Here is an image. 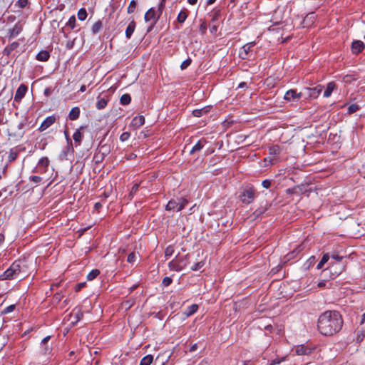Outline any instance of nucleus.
Returning a JSON list of instances; mask_svg holds the SVG:
<instances>
[{
    "label": "nucleus",
    "instance_id": "1",
    "mask_svg": "<svg viewBox=\"0 0 365 365\" xmlns=\"http://www.w3.org/2000/svg\"><path fill=\"white\" fill-rule=\"evenodd\" d=\"M342 326L343 319L337 311H326L318 319V330L324 336L336 334L341 329Z\"/></svg>",
    "mask_w": 365,
    "mask_h": 365
},
{
    "label": "nucleus",
    "instance_id": "2",
    "mask_svg": "<svg viewBox=\"0 0 365 365\" xmlns=\"http://www.w3.org/2000/svg\"><path fill=\"white\" fill-rule=\"evenodd\" d=\"M95 130L96 135H103V137H113L115 135L116 128H113L112 123H108L107 119L98 120L95 123Z\"/></svg>",
    "mask_w": 365,
    "mask_h": 365
},
{
    "label": "nucleus",
    "instance_id": "3",
    "mask_svg": "<svg viewBox=\"0 0 365 365\" xmlns=\"http://www.w3.org/2000/svg\"><path fill=\"white\" fill-rule=\"evenodd\" d=\"M66 147L62 150L60 158L61 160H71L73 158L74 147L77 148L81 145L82 138H66Z\"/></svg>",
    "mask_w": 365,
    "mask_h": 365
},
{
    "label": "nucleus",
    "instance_id": "4",
    "mask_svg": "<svg viewBox=\"0 0 365 365\" xmlns=\"http://www.w3.org/2000/svg\"><path fill=\"white\" fill-rule=\"evenodd\" d=\"M21 272L20 261H15L11 266L0 275V280H11L18 277Z\"/></svg>",
    "mask_w": 365,
    "mask_h": 365
},
{
    "label": "nucleus",
    "instance_id": "5",
    "mask_svg": "<svg viewBox=\"0 0 365 365\" xmlns=\"http://www.w3.org/2000/svg\"><path fill=\"white\" fill-rule=\"evenodd\" d=\"M188 204V200L185 197H180L170 200L165 206L167 211L175 210L180 212L183 210Z\"/></svg>",
    "mask_w": 365,
    "mask_h": 365
},
{
    "label": "nucleus",
    "instance_id": "6",
    "mask_svg": "<svg viewBox=\"0 0 365 365\" xmlns=\"http://www.w3.org/2000/svg\"><path fill=\"white\" fill-rule=\"evenodd\" d=\"M255 197V192L252 187L245 189L240 195V200L245 204L251 203Z\"/></svg>",
    "mask_w": 365,
    "mask_h": 365
},
{
    "label": "nucleus",
    "instance_id": "7",
    "mask_svg": "<svg viewBox=\"0 0 365 365\" xmlns=\"http://www.w3.org/2000/svg\"><path fill=\"white\" fill-rule=\"evenodd\" d=\"M323 86L322 85H317L314 88H308L306 87L303 89L304 96H306L307 98H317L319 94L322 93L323 90Z\"/></svg>",
    "mask_w": 365,
    "mask_h": 365
},
{
    "label": "nucleus",
    "instance_id": "8",
    "mask_svg": "<svg viewBox=\"0 0 365 365\" xmlns=\"http://www.w3.org/2000/svg\"><path fill=\"white\" fill-rule=\"evenodd\" d=\"M23 31V25L20 22H17L15 25L8 30L7 37L9 40H11L14 38L19 35Z\"/></svg>",
    "mask_w": 365,
    "mask_h": 365
},
{
    "label": "nucleus",
    "instance_id": "9",
    "mask_svg": "<svg viewBox=\"0 0 365 365\" xmlns=\"http://www.w3.org/2000/svg\"><path fill=\"white\" fill-rule=\"evenodd\" d=\"M186 266V263L180 260L178 257L170 261L168 267L170 270L180 272Z\"/></svg>",
    "mask_w": 365,
    "mask_h": 365
},
{
    "label": "nucleus",
    "instance_id": "10",
    "mask_svg": "<svg viewBox=\"0 0 365 365\" xmlns=\"http://www.w3.org/2000/svg\"><path fill=\"white\" fill-rule=\"evenodd\" d=\"M304 96L303 92L297 93L294 89L287 91L284 96L287 101H293L301 98Z\"/></svg>",
    "mask_w": 365,
    "mask_h": 365
},
{
    "label": "nucleus",
    "instance_id": "11",
    "mask_svg": "<svg viewBox=\"0 0 365 365\" xmlns=\"http://www.w3.org/2000/svg\"><path fill=\"white\" fill-rule=\"evenodd\" d=\"M159 17H160V16H158L157 18H155V11L153 8H150L147 11V12L145 13V16H144L145 21H150L153 19L154 20L151 26L148 29V32L151 31L152 28L155 24V23Z\"/></svg>",
    "mask_w": 365,
    "mask_h": 365
},
{
    "label": "nucleus",
    "instance_id": "12",
    "mask_svg": "<svg viewBox=\"0 0 365 365\" xmlns=\"http://www.w3.org/2000/svg\"><path fill=\"white\" fill-rule=\"evenodd\" d=\"M255 42L252 41L243 46L242 48V51L240 52V56L242 59H245L248 57L250 52L252 51V48L255 46Z\"/></svg>",
    "mask_w": 365,
    "mask_h": 365
},
{
    "label": "nucleus",
    "instance_id": "13",
    "mask_svg": "<svg viewBox=\"0 0 365 365\" xmlns=\"http://www.w3.org/2000/svg\"><path fill=\"white\" fill-rule=\"evenodd\" d=\"M365 45L363 41L360 40H355L352 42L351 46V51L354 54H358L364 50Z\"/></svg>",
    "mask_w": 365,
    "mask_h": 365
},
{
    "label": "nucleus",
    "instance_id": "14",
    "mask_svg": "<svg viewBox=\"0 0 365 365\" xmlns=\"http://www.w3.org/2000/svg\"><path fill=\"white\" fill-rule=\"evenodd\" d=\"M27 86L24 84H21L16 91L14 101L19 102L25 96L27 91Z\"/></svg>",
    "mask_w": 365,
    "mask_h": 365
},
{
    "label": "nucleus",
    "instance_id": "15",
    "mask_svg": "<svg viewBox=\"0 0 365 365\" xmlns=\"http://www.w3.org/2000/svg\"><path fill=\"white\" fill-rule=\"evenodd\" d=\"M56 118L54 115H51L47 117L41 124L39 127V130L41 131H43L46 130L48 127H50L51 125H53Z\"/></svg>",
    "mask_w": 365,
    "mask_h": 365
},
{
    "label": "nucleus",
    "instance_id": "16",
    "mask_svg": "<svg viewBox=\"0 0 365 365\" xmlns=\"http://www.w3.org/2000/svg\"><path fill=\"white\" fill-rule=\"evenodd\" d=\"M19 46V43L17 41L12 42L4 48L2 51L3 55L9 56L11 53Z\"/></svg>",
    "mask_w": 365,
    "mask_h": 365
},
{
    "label": "nucleus",
    "instance_id": "17",
    "mask_svg": "<svg viewBox=\"0 0 365 365\" xmlns=\"http://www.w3.org/2000/svg\"><path fill=\"white\" fill-rule=\"evenodd\" d=\"M211 108V106H207L200 109H195L192 111V115L195 117H201L207 114L210 111Z\"/></svg>",
    "mask_w": 365,
    "mask_h": 365
},
{
    "label": "nucleus",
    "instance_id": "18",
    "mask_svg": "<svg viewBox=\"0 0 365 365\" xmlns=\"http://www.w3.org/2000/svg\"><path fill=\"white\" fill-rule=\"evenodd\" d=\"M295 351L297 355H309L312 353V349L302 344L297 346Z\"/></svg>",
    "mask_w": 365,
    "mask_h": 365
},
{
    "label": "nucleus",
    "instance_id": "19",
    "mask_svg": "<svg viewBox=\"0 0 365 365\" xmlns=\"http://www.w3.org/2000/svg\"><path fill=\"white\" fill-rule=\"evenodd\" d=\"M136 26L135 21L132 20L125 29V36L128 39H130L135 31Z\"/></svg>",
    "mask_w": 365,
    "mask_h": 365
},
{
    "label": "nucleus",
    "instance_id": "20",
    "mask_svg": "<svg viewBox=\"0 0 365 365\" xmlns=\"http://www.w3.org/2000/svg\"><path fill=\"white\" fill-rule=\"evenodd\" d=\"M50 58V53L46 50H42L36 55V59L39 61H47Z\"/></svg>",
    "mask_w": 365,
    "mask_h": 365
},
{
    "label": "nucleus",
    "instance_id": "21",
    "mask_svg": "<svg viewBox=\"0 0 365 365\" xmlns=\"http://www.w3.org/2000/svg\"><path fill=\"white\" fill-rule=\"evenodd\" d=\"M282 149H284V147H281L279 145H272L269 148V154L270 155H273L274 157H277L278 155H279Z\"/></svg>",
    "mask_w": 365,
    "mask_h": 365
},
{
    "label": "nucleus",
    "instance_id": "22",
    "mask_svg": "<svg viewBox=\"0 0 365 365\" xmlns=\"http://www.w3.org/2000/svg\"><path fill=\"white\" fill-rule=\"evenodd\" d=\"M336 88V83L334 82H329L327 85L326 90L324 92V97L328 98L331 95L332 91Z\"/></svg>",
    "mask_w": 365,
    "mask_h": 365
},
{
    "label": "nucleus",
    "instance_id": "23",
    "mask_svg": "<svg viewBox=\"0 0 365 365\" xmlns=\"http://www.w3.org/2000/svg\"><path fill=\"white\" fill-rule=\"evenodd\" d=\"M227 143V149L230 151H234L237 149H239V147L237 146L240 143H238L237 145H235L236 140L235 138H226Z\"/></svg>",
    "mask_w": 365,
    "mask_h": 365
},
{
    "label": "nucleus",
    "instance_id": "24",
    "mask_svg": "<svg viewBox=\"0 0 365 365\" xmlns=\"http://www.w3.org/2000/svg\"><path fill=\"white\" fill-rule=\"evenodd\" d=\"M80 115V109L78 107L73 108L68 114V118L70 120H75L79 118Z\"/></svg>",
    "mask_w": 365,
    "mask_h": 365
},
{
    "label": "nucleus",
    "instance_id": "25",
    "mask_svg": "<svg viewBox=\"0 0 365 365\" xmlns=\"http://www.w3.org/2000/svg\"><path fill=\"white\" fill-rule=\"evenodd\" d=\"M108 100L101 98L100 96L97 98L96 108L98 110L103 109L106 107Z\"/></svg>",
    "mask_w": 365,
    "mask_h": 365
},
{
    "label": "nucleus",
    "instance_id": "26",
    "mask_svg": "<svg viewBox=\"0 0 365 365\" xmlns=\"http://www.w3.org/2000/svg\"><path fill=\"white\" fill-rule=\"evenodd\" d=\"M360 108L361 107L357 103L351 104L347 108V114L350 115L359 110Z\"/></svg>",
    "mask_w": 365,
    "mask_h": 365
},
{
    "label": "nucleus",
    "instance_id": "27",
    "mask_svg": "<svg viewBox=\"0 0 365 365\" xmlns=\"http://www.w3.org/2000/svg\"><path fill=\"white\" fill-rule=\"evenodd\" d=\"M153 361V356L150 354L144 356L140 363V365H150Z\"/></svg>",
    "mask_w": 365,
    "mask_h": 365
},
{
    "label": "nucleus",
    "instance_id": "28",
    "mask_svg": "<svg viewBox=\"0 0 365 365\" xmlns=\"http://www.w3.org/2000/svg\"><path fill=\"white\" fill-rule=\"evenodd\" d=\"M131 101V97L130 96V94L128 93H125V94H123L120 98V104L122 105H128Z\"/></svg>",
    "mask_w": 365,
    "mask_h": 365
},
{
    "label": "nucleus",
    "instance_id": "29",
    "mask_svg": "<svg viewBox=\"0 0 365 365\" xmlns=\"http://www.w3.org/2000/svg\"><path fill=\"white\" fill-rule=\"evenodd\" d=\"M103 28V24L101 21L98 20L92 26V32L96 34H98Z\"/></svg>",
    "mask_w": 365,
    "mask_h": 365
},
{
    "label": "nucleus",
    "instance_id": "30",
    "mask_svg": "<svg viewBox=\"0 0 365 365\" xmlns=\"http://www.w3.org/2000/svg\"><path fill=\"white\" fill-rule=\"evenodd\" d=\"M100 274V270L98 269H94L91 270L87 275V279L88 280H93L95 278H96Z\"/></svg>",
    "mask_w": 365,
    "mask_h": 365
},
{
    "label": "nucleus",
    "instance_id": "31",
    "mask_svg": "<svg viewBox=\"0 0 365 365\" xmlns=\"http://www.w3.org/2000/svg\"><path fill=\"white\" fill-rule=\"evenodd\" d=\"M198 309V306L195 304H192L191 306L188 307L187 309L185 314L187 316H190L195 314Z\"/></svg>",
    "mask_w": 365,
    "mask_h": 365
},
{
    "label": "nucleus",
    "instance_id": "32",
    "mask_svg": "<svg viewBox=\"0 0 365 365\" xmlns=\"http://www.w3.org/2000/svg\"><path fill=\"white\" fill-rule=\"evenodd\" d=\"M187 17V14L185 10H182L178 15L177 20L179 23H183Z\"/></svg>",
    "mask_w": 365,
    "mask_h": 365
},
{
    "label": "nucleus",
    "instance_id": "33",
    "mask_svg": "<svg viewBox=\"0 0 365 365\" xmlns=\"http://www.w3.org/2000/svg\"><path fill=\"white\" fill-rule=\"evenodd\" d=\"M77 15H78V18L80 21H84L88 16L87 11H86V9H84V8L80 9L78 11Z\"/></svg>",
    "mask_w": 365,
    "mask_h": 365
},
{
    "label": "nucleus",
    "instance_id": "34",
    "mask_svg": "<svg viewBox=\"0 0 365 365\" xmlns=\"http://www.w3.org/2000/svg\"><path fill=\"white\" fill-rule=\"evenodd\" d=\"M136 6H137V2L135 0H132L129 5H128V7L127 9V12L128 14H133L135 10V8H136Z\"/></svg>",
    "mask_w": 365,
    "mask_h": 365
},
{
    "label": "nucleus",
    "instance_id": "35",
    "mask_svg": "<svg viewBox=\"0 0 365 365\" xmlns=\"http://www.w3.org/2000/svg\"><path fill=\"white\" fill-rule=\"evenodd\" d=\"M138 188H139V184H138V183H135V184L133 185V187H132V188H131V190H130V192H129V194H128V198H129L130 200H131V199L133 197V196L135 195V193L137 192V191L138 190Z\"/></svg>",
    "mask_w": 365,
    "mask_h": 365
},
{
    "label": "nucleus",
    "instance_id": "36",
    "mask_svg": "<svg viewBox=\"0 0 365 365\" xmlns=\"http://www.w3.org/2000/svg\"><path fill=\"white\" fill-rule=\"evenodd\" d=\"M135 125H142L145 123V118L143 115L137 116L133 120Z\"/></svg>",
    "mask_w": 365,
    "mask_h": 365
},
{
    "label": "nucleus",
    "instance_id": "37",
    "mask_svg": "<svg viewBox=\"0 0 365 365\" xmlns=\"http://www.w3.org/2000/svg\"><path fill=\"white\" fill-rule=\"evenodd\" d=\"M204 143L202 140H198V142L195 144V146L190 150L191 153H193L196 151H199L203 147Z\"/></svg>",
    "mask_w": 365,
    "mask_h": 365
},
{
    "label": "nucleus",
    "instance_id": "38",
    "mask_svg": "<svg viewBox=\"0 0 365 365\" xmlns=\"http://www.w3.org/2000/svg\"><path fill=\"white\" fill-rule=\"evenodd\" d=\"M29 4V0H18L15 6L18 7L19 9H24Z\"/></svg>",
    "mask_w": 365,
    "mask_h": 365
},
{
    "label": "nucleus",
    "instance_id": "39",
    "mask_svg": "<svg viewBox=\"0 0 365 365\" xmlns=\"http://www.w3.org/2000/svg\"><path fill=\"white\" fill-rule=\"evenodd\" d=\"M76 17H75V16H72L69 18L68 22L66 23V26H69L71 29H73L76 27Z\"/></svg>",
    "mask_w": 365,
    "mask_h": 365
},
{
    "label": "nucleus",
    "instance_id": "40",
    "mask_svg": "<svg viewBox=\"0 0 365 365\" xmlns=\"http://www.w3.org/2000/svg\"><path fill=\"white\" fill-rule=\"evenodd\" d=\"M49 160L47 158H42L38 161V167L46 168L48 165Z\"/></svg>",
    "mask_w": 365,
    "mask_h": 365
},
{
    "label": "nucleus",
    "instance_id": "41",
    "mask_svg": "<svg viewBox=\"0 0 365 365\" xmlns=\"http://www.w3.org/2000/svg\"><path fill=\"white\" fill-rule=\"evenodd\" d=\"M192 60L190 58H188L187 59L185 60L180 65V68L182 70H184L187 68L190 64H191Z\"/></svg>",
    "mask_w": 365,
    "mask_h": 365
},
{
    "label": "nucleus",
    "instance_id": "42",
    "mask_svg": "<svg viewBox=\"0 0 365 365\" xmlns=\"http://www.w3.org/2000/svg\"><path fill=\"white\" fill-rule=\"evenodd\" d=\"M14 309H15V305L14 304L9 305V306L6 307L2 311V314H9V313L13 312Z\"/></svg>",
    "mask_w": 365,
    "mask_h": 365
},
{
    "label": "nucleus",
    "instance_id": "43",
    "mask_svg": "<svg viewBox=\"0 0 365 365\" xmlns=\"http://www.w3.org/2000/svg\"><path fill=\"white\" fill-rule=\"evenodd\" d=\"M172 282H173V279L170 277H165L163 279L162 284L164 287H168L171 284Z\"/></svg>",
    "mask_w": 365,
    "mask_h": 365
},
{
    "label": "nucleus",
    "instance_id": "44",
    "mask_svg": "<svg viewBox=\"0 0 365 365\" xmlns=\"http://www.w3.org/2000/svg\"><path fill=\"white\" fill-rule=\"evenodd\" d=\"M203 265H204L203 262H197L191 267V269L193 271H197V270L200 269L201 267H202Z\"/></svg>",
    "mask_w": 365,
    "mask_h": 365
},
{
    "label": "nucleus",
    "instance_id": "45",
    "mask_svg": "<svg viewBox=\"0 0 365 365\" xmlns=\"http://www.w3.org/2000/svg\"><path fill=\"white\" fill-rule=\"evenodd\" d=\"M174 252V249L172 246H168L165 250V257H170Z\"/></svg>",
    "mask_w": 365,
    "mask_h": 365
},
{
    "label": "nucleus",
    "instance_id": "46",
    "mask_svg": "<svg viewBox=\"0 0 365 365\" xmlns=\"http://www.w3.org/2000/svg\"><path fill=\"white\" fill-rule=\"evenodd\" d=\"M296 250H293L292 252L288 253L287 255L284 256V259L286 261H289L294 258H295L297 256L295 255Z\"/></svg>",
    "mask_w": 365,
    "mask_h": 365
},
{
    "label": "nucleus",
    "instance_id": "47",
    "mask_svg": "<svg viewBox=\"0 0 365 365\" xmlns=\"http://www.w3.org/2000/svg\"><path fill=\"white\" fill-rule=\"evenodd\" d=\"M86 128H87L86 127H81L78 130H76V132L73 133L72 137H73V138L81 137V135L83 134L82 131Z\"/></svg>",
    "mask_w": 365,
    "mask_h": 365
},
{
    "label": "nucleus",
    "instance_id": "48",
    "mask_svg": "<svg viewBox=\"0 0 365 365\" xmlns=\"http://www.w3.org/2000/svg\"><path fill=\"white\" fill-rule=\"evenodd\" d=\"M17 158V153H14L13 151H11L9 157H8V161H9V163L14 161Z\"/></svg>",
    "mask_w": 365,
    "mask_h": 365
},
{
    "label": "nucleus",
    "instance_id": "49",
    "mask_svg": "<svg viewBox=\"0 0 365 365\" xmlns=\"http://www.w3.org/2000/svg\"><path fill=\"white\" fill-rule=\"evenodd\" d=\"M135 259H136L135 254L134 252H131L128 255L127 261L129 263H133L135 261Z\"/></svg>",
    "mask_w": 365,
    "mask_h": 365
},
{
    "label": "nucleus",
    "instance_id": "50",
    "mask_svg": "<svg viewBox=\"0 0 365 365\" xmlns=\"http://www.w3.org/2000/svg\"><path fill=\"white\" fill-rule=\"evenodd\" d=\"M284 360V358L282 357L281 359L279 358H277V359H274L273 360H272L270 362H269V365H277V364H279L282 361H283Z\"/></svg>",
    "mask_w": 365,
    "mask_h": 365
},
{
    "label": "nucleus",
    "instance_id": "51",
    "mask_svg": "<svg viewBox=\"0 0 365 365\" xmlns=\"http://www.w3.org/2000/svg\"><path fill=\"white\" fill-rule=\"evenodd\" d=\"M29 178L34 183H38L42 180V178L37 175H31Z\"/></svg>",
    "mask_w": 365,
    "mask_h": 365
},
{
    "label": "nucleus",
    "instance_id": "52",
    "mask_svg": "<svg viewBox=\"0 0 365 365\" xmlns=\"http://www.w3.org/2000/svg\"><path fill=\"white\" fill-rule=\"evenodd\" d=\"M271 184H272V181L270 180H267V179L263 180L262 182V185L263 186V187L267 188V189H268L271 186Z\"/></svg>",
    "mask_w": 365,
    "mask_h": 365
},
{
    "label": "nucleus",
    "instance_id": "53",
    "mask_svg": "<svg viewBox=\"0 0 365 365\" xmlns=\"http://www.w3.org/2000/svg\"><path fill=\"white\" fill-rule=\"evenodd\" d=\"M220 16V10H215L213 11L212 20L216 21L218 19L219 16Z\"/></svg>",
    "mask_w": 365,
    "mask_h": 365
},
{
    "label": "nucleus",
    "instance_id": "54",
    "mask_svg": "<svg viewBox=\"0 0 365 365\" xmlns=\"http://www.w3.org/2000/svg\"><path fill=\"white\" fill-rule=\"evenodd\" d=\"M232 123H233L232 120H225V121L222 122V125L224 128H227Z\"/></svg>",
    "mask_w": 365,
    "mask_h": 365
},
{
    "label": "nucleus",
    "instance_id": "55",
    "mask_svg": "<svg viewBox=\"0 0 365 365\" xmlns=\"http://www.w3.org/2000/svg\"><path fill=\"white\" fill-rule=\"evenodd\" d=\"M41 346H42L41 353L43 354H46L50 351L51 349H50V347H48V346L46 344L44 345H41Z\"/></svg>",
    "mask_w": 365,
    "mask_h": 365
},
{
    "label": "nucleus",
    "instance_id": "56",
    "mask_svg": "<svg viewBox=\"0 0 365 365\" xmlns=\"http://www.w3.org/2000/svg\"><path fill=\"white\" fill-rule=\"evenodd\" d=\"M329 254H327H327H324V255H323V257H322L321 260H320V261H321V263H322V264H325L326 262H327V261L329 260Z\"/></svg>",
    "mask_w": 365,
    "mask_h": 365
},
{
    "label": "nucleus",
    "instance_id": "57",
    "mask_svg": "<svg viewBox=\"0 0 365 365\" xmlns=\"http://www.w3.org/2000/svg\"><path fill=\"white\" fill-rule=\"evenodd\" d=\"M9 163L5 164L2 168V171L0 173V180L2 178V174L5 175L7 168H8Z\"/></svg>",
    "mask_w": 365,
    "mask_h": 365
},
{
    "label": "nucleus",
    "instance_id": "58",
    "mask_svg": "<svg viewBox=\"0 0 365 365\" xmlns=\"http://www.w3.org/2000/svg\"><path fill=\"white\" fill-rule=\"evenodd\" d=\"M264 212V209H263V208L258 209L255 211L254 215H255L256 216H259V215L262 214Z\"/></svg>",
    "mask_w": 365,
    "mask_h": 365
},
{
    "label": "nucleus",
    "instance_id": "59",
    "mask_svg": "<svg viewBox=\"0 0 365 365\" xmlns=\"http://www.w3.org/2000/svg\"><path fill=\"white\" fill-rule=\"evenodd\" d=\"M302 245H299L294 250L296 256H297L302 251Z\"/></svg>",
    "mask_w": 365,
    "mask_h": 365
},
{
    "label": "nucleus",
    "instance_id": "60",
    "mask_svg": "<svg viewBox=\"0 0 365 365\" xmlns=\"http://www.w3.org/2000/svg\"><path fill=\"white\" fill-rule=\"evenodd\" d=\"M331 258H333V259H336V260L339 262V261H341L343 257L339 256L337 254H334V255H331Z\"/></svg>",
    "mask_w": 365,
    "mask_h": 365
},
{
    "label": "nucleus",
    "instance_id": "61",
    "mask_svg": "<svg viewBox=\"0 0 365 365\" xmlns=\"http://www.w3.org/2000/svg\"><path fill=\"white\" fill-rule=\"evenodd\" d=\"M51 336H47L46 337H44L42 341H41V345H44L46 344H47V342L48 341V340L50 339Z\"/></svg>",
    "mask_w": 365,
    "mask_h": 365
},
{
    "label": "nucleus",
    "instance_id": "62",
    "mask_svg": "<svg viewBox=\"0 0 365 365\" xmlns=\"http://www.w3.org/2000/svg\"><path fill=\"white\" fill-rule=\"evenodd\" d=\"M73 45H74V41H68L66 43V48L68 49H71L73 47Z\"/></svg>",
    "mask_w": 365,
    "mask_h": 365
},
{
    "label": "nucleus",
    "instance_id": "63",
    "mask_svg": "<svg viewBox=\"0 0 365 365\" xmlns=\"http://www.w3.org/2000/svg\"><path fill=\"white\" fill-rule=\"evenodd\" d=\"M51 89L50 88H46L44 90V95L47 97H48L51 95Z\"/></svg>",
    "mask_w": 365,
    "mask_h": 365
},
{
    "label": "nucleus",
    "instance_id": "64",
    "mask_svg": "<svg viewBox=\"0 0 365 365\" xmlns=\"http://www.w3.org/2000/svg\"><path fill=\"white\" fill-rule=\"evenodd\" d=\"M102 207V204L100 202H96L94 205V208L96 210H99Z\"/></svg>",
    "mask_w": 365,
    "mask_h": 365
}]
</instances>
